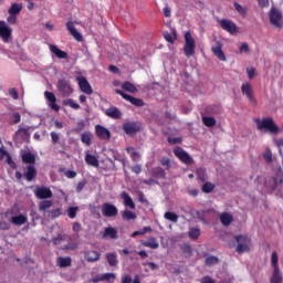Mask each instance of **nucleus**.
Listing matches in <instances>:
<instances>
[{"mask_svg":"<svg viewBox=\"0 0 283 283\" xmlns=\"http://www.w3.org/2000/svg\"><path fill=\"white\" fill-rule=\"evenodd\" d=\"M202 123L206 127H216V118L214 117L203 116Z\"/></svg>","mask_w":283,"mask_h":283,"instance_id":"42","label":"nucleus"},{"mask_svg":"<svg viewBox=\"0 0 283 283\" xmlns=\"http://www.w3.org/2000/svg\"><path fill=\"white\" fill-rule=\"evenodd\" d=\"M76 213H78V207H70L67 209V216L69 218H71L72 220H74V218H76Z\"/></svg>","mask_w":283,"mask_h":283,"instance_id":"49","label":"nucleus"},{"mask_svg":"<svg viewBox=\"0 0 283 283\" xmlns=\"http://www.w3.org/2000/svg\"><path fill=\"white\" fill-rule=\"evenodd\" d=\"M95 134L99 140H109V138H112L109 129L101 125L95 126Z\"/></svg>","mask_w":283,"mask_h":283,"instance_id":"13","label":"nucleus"},{"mask_svg":"<svg viewBox=\"0 0 283 283\" xmlns=\"http://www.w3.org/2000/svg\"><path fill=\"white\" fill-rule=\"evenodd\" d=\"M64 107H71L72 109H81V105L76 103L73 98H66L62 101Z\"/></svg>","mask_w":283,"mask_h":283,"instance_id":"32","label":"nucleus"},{"mask_svg":"<svg viewBox=\"0 0 283 283\" xmlns=\"http://www.w3.org/2000/svg\"><path fill=\"white\" fill-rule=\"evenodd\" d=\"M0 38L4 43H10V39H12V28L3 20H0Z\"/></svg>","mask_w":283,"mask_h":283,"instance_id":"7","label":"nucleus"},{"mask_svg":"<svg viewBox=\"0 0 283 283\" xmlns=\"http://www.w3.org/2000/svg\"><path fill=\"white\" fill-rule=\"evenodd\" d=\"M219 220L223 227H231L233 223V214L223 212L219 216Z\"/></svg>","mask_w":283,"mask_h":283,"instance_id":"20","label":"nucleus"},{"mask_svg":"<svg viewBox=\"0 0 283 283\" xmlns=\"http://www.w3.org/2000/svg\"><path fill=\"white\" fill-rule=\"evenodd\" d=\"M142 244L143 247H147L148 249H158V247H160L156 238H150L149 241H144Z\"/></svg>","mask_w":283,"mask_h":283,"instance_id":"35","label":"nucleus"},{"mask_svg":"<svg viewBox=\"0 0 283 283\" xmlns=\"http://www.w3.org/2000/svg\"><path fill=\"white\" fill-rule=\"evenodd\" d=\"M56 87L63 98H67V96H72V94H74V88H72V85L67 80H59Z\"/></svg>","mask_w":283,"mask_h":283,"instance_id":"3","label":"nucleus"},{"mask_svg":"<svg viewBox=\"0 0 283 283\" xmlns=\"http://www.w3.org/2000/svg\"><path fill=\"white\" fill-rule=\"evenodd\" d=\"M122 90L125 92H130V94H136V92H138V88H136V86L130 82H124L122 84Z\"/></svg>","mask_w":283,"mask_h":283,"instance_id":"34","label":"nucleus"},{"mask_svg":"<svg viewBox=\"0 0 283 283\" xmlns=\"http://www.w3.org/2000/svg\"><path fill=\"white\" fill-rule=\"evenodd\" d=\"M258 129H265V132H269L270 134H279L280 128L277 125H275V122H273V118H263L262 120L256 119Z\"/></svg>","mask_w":283,"mask_h":283,"instance_id":"2","label":"nucleus"},{"mask_svg":"<svg viewBox=\"0 0 283 283\" xmlns=\"http://www.w3.org/2000/svg\"><path fill=\"white\" fill-rule=\"evenodd\" d=\"M92 138H94V135L92 134V132H84L81 135V142L83 143V145H86V147H91Z\"/></svg>","mask_w":283,"mask_h":283,"instance_id":"29","label":"nucleus"},{"mask_svg":"<svg viewBox=\"0 0 283 283\" xmlns=\"http://www.w3.org/2000/svg\"><path fill=\"white\" fill-rule=\"evenodd\" d=\"M181 250H182L184 253H187L188 255H191L192 249H191V247L189 244H187V243L184 244L181 247Z\"/></svg>","mask_w":283,"mask_h":283,"instance_id":"62","label":"nucleus"},{"mask_svg":"<svg viewBox=\"0 0 283 283\" xmlns=\"http://www.w3.org/2000/svg\"><path fill=\"white\" fill-rule=\"evenodd\" d=\"M50 51L52 52V54H55L57 59H67V52L59 49V46L54 44L50 45Z\"/></svg>","mask_w":283,"mask_h":283,"instance_id":"26","label":"nucleus"},{"mask_svg":"<svg viewBox=\"0 0 283 283\" xmlns=\"http://www.w3.org/2000/svg\"><path fill=\"white\" fill-rule=\"evenodd\" d=\"M234 10L240 14L241 17H244L247 14V8L242 7L239 2H234Z\"/></svg>","mask_w":283,"mask_h":283,"instance_id":"45","label":"nucleus"},{"mask_svg":"<svg viewBox=\"0 0 283 283\" xmlns=\"http://www.w3.org/2000/svg\"><path fill=\"white\" fill-rule=\"evenodd\" d=\"M153 176L155 178H159L161 180H165L167 178V172L161 167H156L153 169Z\"/></svg>","mask_w":283,"mask_h":283,"instance_id":"33","label":"nucleus"},{"mask_svg":"<svg viewBox=\"0 0 283 283\" xmlns=\"http://www.w3.org/2000/svg\"><path fill=\"white\" fill-rule=\"evenodd\" d=\"M205 184L201 187V191L203 193H211L213 189H216V185L211 184V181H203Z\"/></svg>","mask_w":283,"mask_h":283,"instance_id":"37","label":"nucleus"},{"mask_svg":"<svg viewBox=\"0 0 283 283\" xmlns=\"http://www.w3.org/2000/svg\"><path fill=\"white\" fill-rule=\"evenodd\" d=\"M61 139L59 133L56 132H51V140L53 145H56L59 140Z\"/></svg>","mask_w":283,"mask_h":283,"instance_id":"55","label":"nucleus"},{"mask_svg":"<svg viewBox=\"0 0 283 283\" xmlns=\"http://www.w3.org/2000/svg\"><path fill=\"white\" fill-rule=\"evenodd\" d=\"M197 176L201 182H207V171L205 168L197 169Z\"/></svg>","mask_w":283,"mask_h":283,"instance_id":"47","label":"nucleus"},{"mask_svg":"<svg viewBox=\"0 0 283 283\" xmlns=\"http://www.w3.org/2000/svg\"><path fill=\"white\" fill-rule=\"evenodd\" d=\"M271 283H282V272H280V269H274Z\"/></svg>","mask_w":283,"mask_h":283,"instance_id":"39","label":"nucleus"},{"mask_svg":"<svg viewBox=\"0 0 283 283\" xmlns=\"http://www.w3.org/2000/svg\"><path fill=\"white\" fill-rule=\"evenodd\" d=\"M164 218L166 220H169L170 222H178V214H176L175 212H165Z\"/></svg>","mask_w":283,"mask_h":283,"instance_id":"46","label":"nucleus"},{"mask_svg":"<svg viewBox=\"0 0 283 283\" xmlns=\"http://www.w3.org/2000/svg\"><path fill=\"white\" fill-rule=\"evenodd\" d=\"M219 25L222 30H224L229 34H237L238 33V24H235V22H233L231 20L223 19L219 22Z\"/></svg>","mask_w":283,"mask_h":283,"instance_id":"8","label":"nucleus"},{"mask_svg":"<svg viewBox=\"0 0 283 283\" xmlns=\"http://www.w3.org/2000/svg\"><path fill=\"white\" fill-rule=\"evenodd\" d=\"M36 176H38L36 167H34L33 165L27 166L24 174H23V178H25V180H28V182H32V180H34V178H36Z\"/></svg>","mask_w":283,"mask_h":283,"instance_id":"16","label":"nucleus"},{"mask_svg":"<svg viewBox=\"0 0 283 283\" xmlns=\"http://www.w3.org/2000/svg\"><path fill=\"white\" fill-rule=\"evenodd\" d=\"M85 185H87L86 180L80 181L75 188L76 193H81V191H83V189H85Z\"/></svg>","mask_w":283,"mask_h":283,"instance_id":"54","label":"nucleus"},{"mask_svg":"<svg viewBox=\"0 0 283 283\" xmlns=\"http://www.w3.org/2000/svg\"><path fill=\"white\" fill-rule=\"evenodd\" d=\"M134 280H132V274H123L122 276V283H132Z\"/></svg>","mask_w":283,"mask_h":283,"instance_id":"61","label":"nucleus"},{"mask_svg":"<svg viewBox=\"0 0 283 283\" xmlns=\"http://www.w3.org/2000/svg\"><path fill=\"white\" fill-rule=\"evenodd\" d=\"M7 164L9 165V167H11V169H17V163H14V160H12V156L7 155Z\"/></svg>","mask_w":283,"mask_h":283,"instance_id":"58","label":"nucleus"},{"mask_svg":"<svg viewBox=\"0 0 283 283\" xmlns=\"http://www.w3.org/2000/svg\"><path fill=\"white\" fill-rule=\"evenodd\" d=\"M200 283H216V280H213V277L210 275H206L200 279Z\"/></svg>","mask_w":283,"mask_h":283,"instance_id":"60","label":"nucleus"},{"mask_svg":"<svg viewBox=\"0 0 283 283\" xmlns=\"http://www.w3.org/2000/svg\"><path fill=\"white\" fill-rule=\"evenodd\" d=\"M136 213L129 211V210H124L122 212V219L123 220H126V221H129V220H136Z\"/></svg>","mask_w":283,"mask_h":283,"instance_id":"41","label":"nucleus"},{"mask_svg":"<svg viewBox=\"0 0 283 283\" xmlns=\"http://www.w3.org/2000/svg\"><path fill=\"white\" fill-rule=\"evenodd\" d=\"M269 17H270V23L274 25V28L283 27L282 11H280L277 8L272 7V9L270 10Z\"/></svg>","mask_w":283,"mask_h":283,"instance_id":"5","label":"nucleus"},{"mask_svg":"<svg viewBox=\"0 0 283 283\" xmlns=\"http://www.w3.org/2000/svg\"><path fill=\"white\" fill-rule=\"evenodd\" d=\"M49 218H59L61 216V208H56L53 210H50L49 212Z\"/></svg>","mask_w":283,"mask_h":283,"instance_id":"52","label":"nucleus"},{"mask_svg":"<svg viewBox=\"0 0 283 283\" xmlns=\"http://www.w3.org/2000/svg\"><path fill=\"white\" fill-rule=\"evenodd\" d=\"M216 42V46L211 48V52L212 54H214V56H217V59L219 61H227V55H224V51H222L223 44L221 41L214 39Z\"/></svg>","mask_w":283,"mask_h":283,"instance_id":"11","label":"nucleus"},{"mask_svg":"<svg viewBox=\"0 0 283 283\" xmlns=\"http://www.w3.org/2000/svg\"><path fill=\"white\" fill-rule=\"evenodd\" d=\"M102 238H111V240H117L118 231L116 230V228L107 227L104 229Z\"/></svg>","mask_w":283,"mask_h":283,"instance_id":"23","label":"nucleus"},{"mask_svg":"<svg viewBox=\"0 0 283 283\" xmlns=\"http://www.w3.org/2000/svg\"><path fill=\"white\" fill-rule=\"evenodd\" d=\"M84 258L86 262H98L101 260V253L96 250H90L85 252Z\"/></svg>","mask_w":283,"mask_h":283,"instance_id":"21","label":"nucleus"},{"mask_svg":"<svg viewBox=\"0 0 283 283\" xmlns=\"http://www.w3.org/2000/svg\"><path fill=\"white\" fill-rule=\"evenodd\" d=\"M165 39H166V41H168V43H174V41H176V39H178V35L176 34V31H174V36H171V34H169V33H166Z\"/></svg>","mask_w":283,"mask_h":283,"instance_id":"57","label":"nucleus"},{"mask_svg":"<svg viewBox=\"0 0 283 283\" xmlns=\"http://www.w3.org/2000/svg\"><path fill=\"white\" fill-rule=\"evenodd\" d=\"M176 158H178L184 165H193V158L189 156V153L182 149V147L177 146L172 150Z\"/></svg>","mask_w":283,"mask_h":283,"instance_id":"4","label":"nucleus"},{"mask_svg":"<svg viewBox=\"0 0 283 283\" xmlns=\"http://www.w3.org/2000/svg\"><path fill=\"white\" fill-rule=\"evenodd\" d=\"M72 229L74 233H81V229H82L81 223L73 222Z\"/></svg>","mask_w":283,"mask_h":283,"instance_id":"64","label":"nucleus"},{"mask_svg":"<svg viewBox=\"0 0 283 283\" xmlns=\"http://www.w3.org/2000/svg\"><path fill=\"white\" fill-rule=\"evenodd\" d=\"M9 95L11 96V98H13V101H19V92L17 91V88H10Z\"/></svg>","mask_w":283,"mask_h":283,"instance_id":"56","label":"nucleus"},{"mask_svg":"<svg viewBox=\"0 0 283 283\" xmlns=\"http://www.w3.org/2000/svg\"><path fill=\"white\" fill-rule=\"evenodd\" d=\"M271 262H272V266L274 268V270L277 269V252L272 253Z\"/></svg>","mask_w":283,"mask_h":283,"instance_id":"59","label":"nucleus"},{"mask_svg":"<svg viewBox=\"0 0 283 283\" xmlns=\"http://www.w3.org/2000/svg\"><path fill=\"white\" fill-rule=\"evenodd\" d=\"M57 266H60V269H67V266H72V258H57Z\"/></svg>","mask_w":283,"mask_h":283,"instance_id":"30","label":"nucleus"},{"mask_svg":"<svg viewBox=\"0 0 283 283\" xmlns=\"http://www.w3.org/2000/svg\"><path fill=\"white\" fill-rule=\"evenodd\" d=\"M66 29L70 31V34L73 36V39H75V41H78V43L83 42V34L76 30L73 21L66 22Z\"/></svg>","mask_w":283,"mask_h":283,"instance_id":"15","label":"nucleus"},{"mask_svg":"<svg viewBox=\"0 0 283 283\" xmlns=\"http://www.w3.org/2000/svg\"><path fill=\"white\" fill-rule=\"evenodd\" d=\"M120 198H123L125 207H128L129 209H136V203H134V199H132L127 191H123L120 193Z\"/></svg>","mask_w":283,"mask_h":283,"instance_id":"25","label":"nucleus"},{"mask_svg":"<svg viewBox=\"0 0 283 283\" xmlns=\"http://www.w3.org/2000/svg\"><path fill=\"white\" fill-rule=\"evenodd\" d=\"M184 54L188 59L189 56H193V54H196V40L189 31L185 33Z\"/></svg>","mask_w":283,"mask_h":283,"instance_id":"1","label":"nucleus"},{"mask_svg":"<svg viewBox=\"0 0 283 283\" xmlns=\"http://www.w3.org/2000/svg\"><path fill=\"white\" fill-rule=\"evenodd\" d=\"M34 196L39 200H49V198H52L54 196V193H52V190L48 187H38L34 190Z\"/></svg>","mask_w":283,"mask_h":283,"instance_id":"9","label":"nucleus"},{"mask_svg":"<svg viewBox=\"0 0 283 283\" xmlns=\"http://www.w3.org/2000/svg\"><path fill=\"white\" fill-rule=\"evenodd\" d=\"M104 114H106V116H108V118H115L118 119L120 118V116H123V114L120 113V109H118V107L116 106H112L109 108H107Z\"/></svg>","mask_w":283,"mask_h":283,"instance_id":"22","label":"nucleus"},{"mask_svg":"<svg viewBox=\"0 0 283 283\" xmlns=\"http://www.w3.org/2000/svg\"><path fill=\"white\" fill-rule=\"evenodd\" d=\"M108 266H118V254L116 252L106 253Z\"/></svg>","mask_w":283,"mask_h":283,"instance_id":"27","label":"nucleus"},{"mask_svg":"<svg viewBox=\"0 0 283 283\" xmlns=\"http://www.w3.org/2000/svg\"><path fill=\"white\" fill-rule=\"evenodd\" d=\"M116 94L122 96V98H124V101H128V103H130L135 107H145V101H143L142 98L134 97L120 90H116Z\"/></svg>","mask_w":283,"mask_h":283,"instance_id":"6","label":"nucleus"},{"mask_svg":"<svg viewBox=\"0 0 283 283\" xmlns=\"http://www.w3.org/2000/svg\"><path fill=\"white\" fill-rule=\"evenodd\" d=\"M67 238V234L65 233H59L56 237H54L51 242H53L54 247H59V244H61V242L65 241Z\"/></svg>","mask_w":283,"mask_h":283,"instance_id":"38","label":"nucleus"},{"mask_svg":"<svg viewBox=\"0 0 283 283\" xmlns=\"http://www.w3.org/2000/svg\"><path fill=\"white\" fill-rule=\"evenodd\" d=\"M234 240L238 243L235 251L237 253H239V255H241V253H244V251H247V238H244L243 235H235Z\"/></svg>","mask_w":283,"mask_h":283,"instance_id":"17","label":"nucleus"},{"mask_svg":"<svg viewBox=\"0 0 283 283\" xmlns=\"http://www.w3.org/2000/svg\"><path fill=\"white\" fill-rule=\"evenodd\" d=\"M102 213L104 218H116L118 216V208L112 203H104L102 206Z\"/></svg>","mask_w":283,"mask_h":283,"instance_id":"10","label":"nucleus"},{"mask_svg":"<svg viewBox=\"0 0 283 283\" xmlns=\"http://www.w3.org/2000/svg\"><path fill=\"white\" fill-rule=\"evenodd\" d=\"M123 129L125 132V134H127V136H136V134H138V132H140V126H138V124L136 123H125L123 125Z\"/></svg>","mask_w":283,"mask_h":283,"instance_id":"14","label":"nucleus"},{"mask_svg":"<svg viewBox=\"0 0 283 283\" xmlns=\"http://www.w3.org/2000/svg\"><path fill=\"white\" fill-rule=\"evenodd\" d=\"M219 260L217 256L210 255L206 259V266H213L218 264Z\"/></svg>","mask_w":283,"mask_h":283,"instance_id":"48","label":"nucleus"},{"mask_svg":"<svg viewBox=\"0 0 283 283\" xmlns=\"http://www.w3.org/2000/svg\"><path fill=\"white\" fill-rule=\"evenodd\" d=\"M111 279L116 280V274L114 273L102 274L97 280V282H109Z\"/></svg>","mask_w":283,"mask_h":283,"instance_id":"43","label":"nucleus"},{"mask_svg":"<svg viewBox=\"0 0 283 283\" xmlns=\"http://www.w3.org/2000/svg\"><path fill=\"white\" fill-rule=\"evenodd\" d=\"M78 85L80 90L84 92V94L92 95L94 93V91L92 90V85H90V82H87V78L78 77Z\"/></svg>","mask_w":283,"mask_h":283,"instance_id":"18","label":"nucleus"},{"mask_svg":"<svg viewBox=\"0 0 283 283\" xmlns=\"http://www.w3.org/2000/svg\"><path fill=\"white\" fill-rule=\"evenodd\" d=\"M86 165H90V167H98V158L96 156L86 153L84 158Z\"/></svg>","mask_w":283,"mask_h":283,"instance_id":"28","label":"nucleus"},{"mask_svg":"<svg viewBox=\"0 0 283 283\" xmlns=\"http://www.w3.org/2000/svg\"><path fill=\"white\" fill-rule=\"evenodd\" d=\"M18 123H21V114L14 113L12 115L11 125H18Z\"/></svg>","mask_w":283,"mask_h":283,"instance_id":"53","label":"nucleus"},{"mask_svg":"<svg viewBox=\"0 0 283 283\" xmlns=\"http://www.w3.org/2000/svg\"><path fill=\"white\" fill-rule=\"evenodd\" d=\"M160 165H161V167H166L167 171H169L171 169V160L167 157L161 158Z\"/></svg>","mask_w":283,"mask_h":283,"instance_id":"50","label":"nucleus"},{"mask_svg":"<svg viewBox=\"0 0 283 283\" xmlns=\"http://www.w3.org/2000/svg\"><path fill=\"white\" fill-rule=\"evenodd\" d=\"M10 222L15 227H23V224H28V217L25 214L13 216Z\"/></svg>","mask_w":283,"mask_h":283,"instance_id":"19","label":"nucleus"},{"mask_svg":"<svg viewBox=\"0 0 283 283\" xmlns=\"http://www.w3.org/2000/svg\"><path fill=\"white\" fill-rule=\"evenodd\" d=\"M21 10H23V4L21 3H12L11 7L8 9V14H21Z\"/></svg>","mask_w":283,"mask_h":283,"instance_id":"31","label":"nucleus"},{"mask_svg":"<svg viewBox=\"0 0 283 283\" xmlns=\"http://www.w3.org/2000/svg\"><path fill=\"white\" fill-rule=\"evenodd\" d=\"M22 163L24 165H35L36 164V156H34L31 151H27L22 154Z\"/></svg>","mask_w":283,"mask_h":283,"instance_id":"24","label":"nucleus"},{"mask_svg":"<svg viewBox=\"0 0 283 283\" xmlns=\"http://www.w3.org/2000/svg\"><path fill=\"white\" fill-rule=\"evenodd\" d=\"M53 203L50 200H42L39 202V211H43L45 213V211H48V209H50Z\"/></svg>","mask_w":283,"mask_h":283,"instance_id":"40","label":"nucleus"},{"mask_svg":"<svg viewBox=\"0 0 283 283\" xmlns=\"http://www.w3.org/2000/svg\"><path fill=\"white\" fill-rule=\"evenodd\" d=\"M44 96L48 101V105L49 107H51V109H53V112H60L61 111V106H59L56 104V95H54V93L46 91L44 92Z\"/></svg>","mask_w":283,"mask_h":283,"instance_id":"12","label":"nucleus"},{"mask_svg":"<svg viewBox=\"0 0 283 283\" xmlns=\"http://www.w3.org/2000/svg\"><path fill=\"white\" fill-rule=\"evenodd\" d=\"M235 277L229 273H223L221 280L218 283H233Z\"/></svg>","mask_w":283,"mask_h":283,"instance_id":"44","label":"nucleus"},{"mask_svg":"<svg viewBox=\"0 0 283 283\" xmlns=\"http://www.w3.org/2000/svg\"><path fill=\"white\" fill-rule=\"evenodd\" d=\"M167 142L170 145H180V143H182V137H168Z\"/></svg>","mask_w":283,"mask_h":283,"instance_id":"51","label":"nucleus"},{"mask_svg":"<svg viewBox=\"0 0 283 283\" xmlns=\"http://www.w3.org/2000/svg\"><path fill=\"white\" fill-rule=\"evenodd\" d=\"M190 240H198L200 238V228H190L188 231Z\"/></svg>","mask_w":283,"mask_h":283,"instance_id":"36","label":"nucleus"},{"mask_svg":"<svg viewBox=\"0 0 283 283\" xmlns=\"http://www.w3.org/2000/svg\"><path fill=\"white\" fill-rule=\"evenodd\" d=\"M8 23H10V25H14L17 23V15L14 14H9V17L7 18Z\"/></svg>","mask_w":283,"mask_h":283,"instance_id":"63","label":"nucleus"}]
</instances>
